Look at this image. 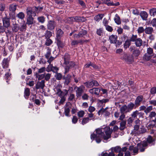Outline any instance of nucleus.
<instances>
[{
	"label": "nucleus",
	"mask_w": 156,
	"mask_h": 156,
	"mask_svg": "<svg viewBox=\"0 0 156 156\" xmlns=\"http://www.w3.org/2000/svg\"><path fill=\"white\" fill-rule=\"evenodd\" d=\"M95 133H93L91 135V139L93 140L95 139L97 143H100L102 139L105 140H107L111 137V135L112 132V130H111L110 128L106 129L105 131L106 135L104 133L102 132L101 129H96L95 130Z\"/></svg>",
	"instance_id": "f257e3e1"
},
{
	"label": "nucleus",
	"mask_w": 156,
	"mask_h": 156,
	"mask_svg": "<svg viewBox=\"0 0 156 156\" xmlns=\"http://www.w3.org/2000/svg\"><path fill=\"white\" fill-rule=\"evenodd\" d=\"M127 149L126 147L121 148L119 146H116L111 148L110 149L111 151L109 154L107 152H103L101 155V156H115V154L114 153L115 152L119 153L117 155H116V156H123L124 154V156H130V152L128 151H127Z\"/></svg>",
	"instance_id": "f03ea898"
},
{
	"label": "nucleus",
	"mask_w": 156,
	"mask_h": 156,
	"mask_svg": "<svg viewBox=\"0 0 156 156\" xmlns=\"http://www.w3.org/2000/svg\"><path fill=\"white\" fill-rule=\"evenodd\" d=\"M156 139L153 138L151 136H149L147 139L146 141H143L141 143L138 144L137 146L140 152H144L148 145L150 146L154 145Z\"/></svg>",
	"instance_id": "7ed1b4c3"
},
{
	"label": "nucleus",
	"mask_w": 156,
	"mask_h": 156,
	"mask_svg": "<svg viewBox=\"0 0 156 156\" xmlns=\"http://www.w3.org/2000/svg\"><path fill=\"white\" fill-rule=\"evenodd\" d=\"M63 64L64 65V67L65 71L64 74H65L68 73L69 71V69L74 67L75 66V62L72 61L66 62L63 63Z\"/></svg>",
	"instance_id": "20e7f679"
},
{
	"label": "nucleus",
	"mask_w": 156,
	"mask_h": 156,
	"mask_svg": "<svg viewBox=\"0 0 156 156\" xmlns=\"http://www.w3.org/2000/svg\"><path fill=\"white\" fill-rule=\"evenodd\" d=\"M46 48L47 52L45 54V58L48 60L47 62L50 64L55 59V57L51 56V49L48 47H47Z\"/></svg>",
	"instance_id": "39448f33"
},
{
	"label": "nucleus",
	"mask_w": 156,
	"mask_h": 156,
	"mask_svg": "<svg viewBox=\"0 0 156 156\" xmlns=\"http://www.w3.org/2000/svg\"><path fill=\"white\" fill-rule=\"evenodd\" d=\"M144 113L143 112H139L138 111L136 110L135 111L133 112L131 115L132 117L134 119H136L142 118H144Z\"/></svg>",
	"instance_id": "423d86ee"
},
{
	"label": "nucleus",
	"mask_w": 156,
	"mask_h": 156,
	"mask_svg": "<svg viewBox=\"0 0 156 156\" xmlns=\"http://www.w3.org/2000/svg\"><path fill=\"white\" fill-rule=\"evenodd\" d=\"M84 84L87 88H91L93 86L97 87L99 85L98 82L95 80H93L91 81L86 82L84 83Z\"/></svg>",
	"instance_id": "0eeeda50"
},
{
	"label": "nucleus",
	"mask_w": 156,
	"mask_h": 156,
	"mask_svg": "<svg viewBox=\"0 0 156 156\" xmlns=\"http://www.w3.org/2000/svg\"><path fill=\"white\" fill-rule=\"evenodd\" d=\"M123 58L128 63H132L134 61L133 56L131 55L125 54L123 56Z\"/></svg>",
	"instance_id": "6e6552de"
},
{
	"label": "nucleus",
	"mask_w": 156,
	"mask_h": 156,
	"mask_svg": "<svg viewBox=\"0 0 156 156\" xmlns=\"http://www.w3.org/2000/svg\"><path fill=\"white\" fill-rule=\"evenodd\" d=\"M68 93V91L64 90L62 91L60 89H58L57 94L60 98H66V96Z\"/></svg>",
	"instance_id": "1a4fd4ad"
},
{
	"label": "nucleus",
	"mask_w": 156,
	"mask_h": 156,
	"mask_svg": "<svg viewBox=\"0 0 156 156\" xmlns=\"http://www.w3.org/2000/svg\"><path fill=\"white\" fill-rule=\"evenodd\" d=\"M56 25L55 21L54 20H50L48 23L47 28L48 30H52L55 29Z\"/></svg>",
	"instance_id": "9d476101"
},
{
	"label": "nucleus",
	"mask_w": 156,
	"mask_h": 156,
	"mask_svg": "<svg viewBox=\"0 0 156 156\" xmlns=\"http://www.w3.org/2000/svg\"><path fill=\"white\" fill-rule=\"evenodd\" d=\"M3 24L4 27L5 28H8L10 26V18L7 16L2 18Z\"/></svg>",
	"instance_id": "9b49d317"
},
{
	"label": "nucleus",
	"mask_w": 156,
	"mask_h": 156,
	"mask_svg": "<svg viewBox=\"0 0 156 156\" xmlns=\"http://www.w3.org/2000/svg\"><path fill=\"white\" fill-rule=\"evenodd\" d=\"M143 99V96L142 95H139L136 97L135 101V108H136V107H138L140 105Z\"/></svg>",
	"instance_id": "f8f14e48"
},
{
	"label": "nucleus",
	"mask_w": 156,
	"mask_h": 156,
	"mask_svg": "<svg viewBox=\"0 0 156 156\" xmlns=\"http://www.w3.org/2000/svg\"><path fill=\"white\" fill-rule=\"evenodd\" d=\"M45 86V80H42L41 81H38L36 85L35 88L36 89H43Z\"/></svg>",
	"instance_id": "ddd939ff"
},
{
	"label": "nucleus",
	"mask_w": 156,
	"mask_h": 156,
	"mask_svg": "<svg viewBox=\"0 0 156 156\" xmlns=\"http://www.w3.org/2000/svg\"><path fill=\"white\" fill-rule=\"evenodd\" d=\"M72 76L69 74H68L66 76H64L63 77V79L65 80L64 81V84L66 85H68L69 83L71 82Z\"/></svg>",
	"instance_id": "4468645a"
},
{
	"label": "nucleus",
	"mask_w": 156,
	"mask_h": 156,
	"mask_svg": "<svg viewBox=\"0 0 156 156\" xmlns=\"http://www.w3.org/2000/svg\"><path fill=\"white\" fill-rule=\"evenodd\" d=\"M10 60L7 58H4L2 62V66L3 69H6L9 67Z\"/></svg>",
	"instance_id": "2eb2a0df"
},
{
	"label": "nucleus",
	"mask_w": 156,
	"mask_h": 156,
	"mask_svg": "<svg viewBox=\"0 0 156 156\" xmlns=\"http://www.w3.org/2000/svg\"><path fill=\"white\" fill-rule=\"evenodd\" d=\"M150 120L154 122H156V113L152 111L150 113L148 116Z\"/></svg>",
	"instance_id": "dca6fc26"
},
{
	"label": "nucleus",
	"mask_w": 156,
	"mask_h": 156,
	"mask_svg": "<svg viewBox=\"0 0 156 156\" xmlns=\"http://www.w3.org/2000/svg\"><path fill=\"white\" fill-rule=\"evenodd\" d=\"M100 91V89L98 88H93L89 90V92L91 94L97 95H99Z\"/></svg>",
	"instance_id": "f3484780"
},
{
	"label": "nucleus",
	"mask_w": 156,
	"mask_h": 156,
	"mask_svg": "<svg viewBox=\"0 0 156 156\" xmlns=\"http://www.w3.org/2000/svg\"><path fill=\"white\" fill-rule=\"evenodd\" d=\"M84 87L83 86H80L77 87V90L76 91V96L78 98L80 97L83 92Z\"/></svg>",
	"instance_id": "a211bd4d"
},
{
	"label": "nucleus",
	"mask_w": 156,
	"mask_h": 156,
	"mask_svg": "<svg viewBox=\"0 0 156 156\" xmlns=\"http://www.w3.org/2000/svg\"><path fill=\"white\" fill-rule=\"evenodd\" d=\"M63 35L64 32L61 29H56V38H61Z\"/></svg>",
	"instance_id": "6ab92c4d"
},
{
	"label": "nucleus",
	"mask_w": 156,
	"mask_h": 156,
	"mask_svg": "<svg viewBox=\"0 0 156 156\" xmlns=\"http://www.w3.org/2000/svg\"><path fill=\"white\" fill-rule=\"evenodd\" d=\"M140 15L143 20L146 21L147 20L148 14L145 11H142L140 12Z\"/></svg>",
	"instance_id": "aec40b11"
},
{
	"label": "nucleus",
	"mask_w": 156,
	"mask_h": 156,
	"mask_svg": "<svg viewBox=\"0 0 156 156\" xmlns=\"http://www.w3.org/2000/svg\"><path fill=\"white\" fill-rule=\"evenodd\" d=\"M118 37L116 35H112L109 37V40L111 44L115 43V42L117 41Z\"/></svg>",
	"instance_id": "412c9836"
},
{
	"label": "nucleus",
	"mask_w": 156,
	"mask_h": 156,
	"mask_svg": "<svg viewBox=\"0 0 156 156\" xmlns=\"http://www.w3.org/2000/svg\"><path fill=\"white\" fill-rule=\"evenodd\" d=\"M56 41L58 48H62L64 47V45L61 38H56Z\"/></svg>",
	"instance_id": "4be33fe9"
},
{
	"label": "nucleus",
	"mask_w": 156,
	"mask_h": 156,
	"mask_svg": "<svg viewBox=\"0 0 156 156\" xmlns=\"http://www.w3.org/2000/svg\"><path fill=\"white\" fill-rule=\"evenodd\" d=\"M34 19L32 16H28L27 18L26 24L28 25H32L34 23Z\"/></svg>",
	"instance_id": "5701e85b"
},
{
	"label": "nucleus",
	"mask_w": 156,
	"mask_h": 156,
	"mask_svg": "<svg viewBox=\"0 0 156 156\" xmlns=\"http://www.w3.org/2000/svg\"><path fill=\"white\" fill-rule=\"evenodd\" d=\"M120 111L121 113H126L129 112L126 105H124L120 108Z\"/></svg>",
	"instance_id": "b1692460"
},
{
	"label": "nucleus",
	"mask_w": 156,
	"mask_h": 156,
	"mask_svg": "<svg viewBox=\"0 0 156 156\" xmlns=\"http://www.w3.org/2000/svg\"><path fill=\"white\" fill-rule=\"evenodd\" d=\"M145 30V33L147 34H151L154 32L153 28L151 27H146Z\"/></svg>",
	"instance_id": "393cba45"
},
{
	"label": "nucleus",
	"mask_w": 156,
	"mask_h": 156,
	"mask_svg": "<svg viewBox=\"0 0 156 156\" xmlns=\"http://www.w3.org/2000/svg\"><path fill=\"white\" fill-rule=\"evenodd\" d=\"M143 41L140 38H138L135 42V44L136 47H140L142 45Z\"/></svg>",
	"instance_id": "a878e982"
},
{
	"label": "nucleus",
	"mask_w": 156,
	"mask_h": 156,
	"mask_svg": "<svg viewBox=\"0 0 156 156\" xmlns=\"http://www.w3.org/2000/svg\"><path fill=\"white\" fill-rule=\"evenodd\" d=\"M17 5L15 3L10 5L9 6V9L12 12H15L16 9Z\"/></svg>",
	"instance_id": "bb28decb"
},
{
	"label": "nucleus",
	"mask_w": 156,
	"mask_h": 156,
	"mask_svg": "<svg viewBox=\"0 0 156 156\" xmlns=\"http://www.w3.org/2000/svg\"><path fill=\"white\" fill-rule=\"evenodd\" d=\"M62 58L63 59L64 61L63 63H65L70 61V57L69 54L66 53L65 54Z\"/></svg>",
	"instance_id": "cd10ccee"
},
{
	"label": "nucleus",
	"mask_w": 156,
	"mask_h": 156,
	"mask_svg": "<svg viewBox=\"0 0 156 156\" xmlns=\"http://www.w3.org/2000/svg\"><path fill=\"white\" fill-rule=\"evenodd\" d=\"M114 20L115 23L118 25H119L121 24V21L120 17L118 14H116L115 15V17L114 18Z\"/></svg>",
	"instance_id": "c85d7f7f"
},
{
	"label": "nucleus",
	"mask_w": 156,
	"mask_h": 156,
	"mask_svg": "<svg viewBox=\"0 0 156 156\" xmlns=\"http://www.w3.org/2000/svg\"><path fill=\"white\" fill-rule=\"evenodd\" d=\"M127 106L128 108V111H129V112L132 111L133 108H135V103L134 104L132 102H130L129 103Z\"/></svg>",
	"instance_id": "c756f323"
},
{
	"label": "nucleus",
	"mask_w": 156,
	"mask_h": 156,
	"mask_svg": "<svg viewBox=\"0 0 156 156\" xmlns=\"http://www.w3.org/2000/svg\"><path fill=\"white\" fill-rule=\"evenodd\" d=\"M140 54V50L138 49H136L133 50V55L135 57H138Z\"/></svg>",
	"instance_id": "7c9ffc66"
},
{
	"label": "nucleus",
	"mask_w": 156,
	"mask_h": 156,
	"mask_svg": "<svg viewBox=\"0 0 156 156\" xmlns=\"http://www.w3.org/2000/svg\"><path fill=\"white\" fill-rule=\"evenodd\" d=\"M19 29L20 27L18 24L16 23L13 24L12 29L13 32H17L19 30Z\"/></svg>",
	"instance_id": "2f4dec72"
},
{
	"label": "nucleus",
	"mask_w": 156,
	"mask_h": 156,
	"mask_svg": "<svg viewBox=\"0 0 156 156\" xmlns=\"http://www.w3.org/2000/svg\"><path fill=\"white\" fill-rule=\"evenodd\" d=\"M104 16V14H98L95 16L94 17V20L98 22L100 20L102 19Z\"/></svg>",
	"instance_id": "473e14b6"
},
{
	"label": "nucleus",
	"mask_w": 156,
	"mask_h": 156,
	"mask_svg": "<svg viewBox=\"0 0 156 156\" xmlns=\"http://www.w3.org/2000/svg\"><path fill=\"white\" fill-rule=\"evenodd\" d=\"M70 108H71V107H64L65 111L64 113L65 114V115L66 116H70V115H69Z\"/></svg>",
	"instance_id": "72a5a7b5"
},
{
	"label": "nucleus",
	"mask_w": 156,
	"mask_h": 156,
	"mask_svg": "<svg viewBox=\"0 0 156 156\" xmlns=\"http://www.w3.org/2000/svg\"><path fill=\"white\" fill-rule=\"evenodd\" d=\"M126 120H123L120 123V126L119 129L121 130H123L126 128Z\"/></svg>",
	"instance_id": "f704fd0d"
},
{
	"label": "nucleus",
	"mask_w": 156,
	"mask_h": 156,
	"mask_svg": "<svg viewBox=\"0 0 156 156\" xmlns=\"http://www.w3.org/2000/svg\"><path fill=\"white\" fill-rule=\"evenodd\" d=\"M52 33L51 31L47 30L44 36L45 37V38H50L52 36Z\"/></svg>",
	"instance_id": "c9c22d12"
},
{
	"label": "nucleus",
	"mask_w": 156,
	"mask_h": 156,
	"mask_svg": "<svg viewBox=\"0 0 156 156\" xmlns=\"http://www.w3.org/2000/svg\"><path fill=\"white\" fill-rule=\"evenodd\" d=\"M131 44V42L129 40V39H128L125 41L124 44V48L125 49H126L127 48H129Z\"/></svg>",
	"instance_id": "e433bc0d"
},
{
	"label": "nucleus",
	"mask_w": 156,
	"mask_h": 156,
	"mask_svg": "<svg viewBox=\"0 0 156 156\" xmlns=\"http://www.w3.org/2000/svg\"><path fill=\"white\" fill-rule=\"evenodd\" d=\"M24 94V96L25 98H26V97H27V98H28L30 94V89L29 88H25Z\"/></svg>",
	"instance_id": "4c0bfd02"
},
{
	"label": "nucleus",
	"mask_w": 156,
	"mask_h": 156,
	"mask_svg": "<svg viewBox=\"0 0 156 156\" xmlns=\"http://www.w3.org/2000/svg\"><path fill=\"white\" fill-rule=\"evenodd\" d=\"M149 12L151 16H156V8H153L150 9Z\"/></svg>",
	"instance_id": "58836bf2"
},
{
	"label": "nucleus",
	"mask_w": 156,
	"mask_h": 156,
	"mask_svg": "<svg viewBox=\"0 0 156 156\" xmlns=\"http://www.w3.org/2000/svg\"><path fill=\"white\" fill-rule=\"evenodd\" d=\"M152 56L147 53H146L143 56V59L146 61H149L152 57Z\"/></svg>",
	"instance_id": "ea45409f"
},
{
	"label": "nucleus",
	"mask_w": 156,
	"mask_h": 156,
	"mask_svg": "<svg viewBox=\"0 0 156 156\" xmlns=\"http://www.w3.org/2000/svg\"><path fill=\"white\" fill-rule=\"evenodd\" d=\"M137 38V36L136 34L134 35L133 34L130 38V39H129V40L131 42H135Z\"/></svg>",
	"instance_id": "a19ab883"
},
{
	"label": "nucleus",
	"mask_w": 156,
	"mask_h": 156,
	"mask_svg": "<svg viewBox=\"0 0 156 156\" xmlns=\"http://www.w3.org/2000/svg\"><path fill=\"white\" fill-rule=\"evenodd\" d=\"M45 17L43 16H40L37 17V20L39 23H44L45 21Z\"/></svg>",
	"instance_id": "79ce46f5"
},
{
	"label": "nucleus",
	"mask_w": 156,
	"mask_h": 156,
	"mask_svg": "<svg viewBox=\"0 0 156 156\" xmlns=\"http://www.w3.org/2000/svg\"><path fill=\"white\" fill-rule=\"evenodd\" d=\"M33 13V11L32 8L28 7L27 9V13L28 16H32V14Z\"/></svg>",
	"instance_id": "37998d69"
},
{
	"label": "nucleus",
	"mask_w": 156,
	"mask_h": 156,
	"mask_svg": "<svg viewBox=\"0 0 156 156\" xmlns=\"http://www.w3.org/2000/svg\"><path fill=\"white\" fill-rule=\"evenodd\" d=\"M36 77L38 79V80H41L43 79L45 76L44 74H39L36 73L35 74Z\"/></svg>",
	"instance_id": "c03bdc74"
},
{
	"label": "nucleus",
	"mask_w": 156,
	"mask_h": 156,
	"mask_svg": "<svg viewBox=\"0 0 156 156\" xmlns=\"http://www.w3.org/2000/svg\"><path fill=\"white\" fill-rule=\"evenodd\" d=\"M16 17L20 19L23 20L25 17V14L22 12H20L17 14Z\"/></svg>",
	"instance_id": "a18cd8bd"
},
{
	"label": "nucleus",
	"mask_w": 156,
	"mask_h": 156,
	"mask_svg": "<svg viewBox=\"0 0 156 156\" xmlns=\"http://www.w3.org/2000/svg\"><path fill=\"white\" fill-rule=\"evenodd\" d=\"M45 39L46 41L45 44L46 45L49 46L52 44L53 41L50 38Z\"/></svg>",
	"instance_id": "49530a36"
},
{
	"label": "nucleus",
	"mask_w": 156,
	"mask_h": 156,
	"mask_svg": "<svg viewBox=\"0 0 156 156\" xmlns=\"http://www.w3.org/2000/svg\"><path fill=\"white\" fill-rule=\"evenodd\" d=\"M91 120V119H90L88 117L84 118L83 119L82 121V124L83 125H84V124L88 123L89 121Z\"/></svg>",
	"instance_id": "de8ad7c7"
},
{
	"label": "nucleus",
	"mask_w": 156,
	"mask_h": 156,
	"mask_svg": "<svg viewBox=\"0 0 156 156\" xmlns=\"http://www.w3.org/2000/svg\"><path fill=\"white\" fill-rule=\"evenodd\" d=\"M79 33H80V35L83 37L87 34V30L82 29L79 31Z\"/></svg>",
	"instance_id": "09e8293b"
},
{
	"label": "nucleus",
	"mask_w": 156,
	"mask_h": 156,
	"mask_svg": "<svg viewBox=\"0 0 156 156\" xmlns=\"http://www.w3.org/2000/svg\"><path fill=\"white\" fill-rule=\"evenodd\" d=\"M50 64V68H51V71L55 73H56L58 70V68L56 66H53L51 64V63Z\"/></svg>",
	"instance_id": "8fccbe9b"
},
{
	"label": "nucleus",
	"mask_w": 156,
	"mask_h": 156,
	"mask_svg": "<svg viewBox=\"0 0 156 156\" xmlns=\"http://www.w3.org/2000/svg\"><path fill=\"white\" fill-rule=\"evenodd\" d=\"M78 3L82 6L83 8L85 9L87 8L85 3L82 0H78Z\"/></svg>",
	"instance_id": "3c124183"
},
{
	"label": "nucleus",
	"mask_w": 156,
	"mask_h": 156,
	"mask_svg": "<svg viewBox=\"0 0 156 156\" xmlns=\"http://www.w3.org/2000/svg\"><path fill=\"white\" fill-rule=\"evenodd\" d=\"M145 29L143 27H139L137 30V33L138 34H141L145 32Z\"/></svg>",
	"instance_id": "603ef678"
},
{
	"label": "nucleus",
	"mask_w": 156,
	"mask_h": 156,
	"mask_svg": "<svg viewBox=\"0 0 156 156\" xmlns=\"http://www.w3.org/2000/svg\"><path fill=\"white\" fill-rule=\"evenodd\" d=\"M27 24L25 23H23L20 27L19 30L22 31H24L26 30L27 27Z\"/></svg>",
	"instance_id": "864d4df0"
},
{
	"label": "nucleus",
	"mask_w": 156,
	"mask_h": 156,
	"mask_svg": "<svg viewBox=\"0 0 156 156\" xmlns=\"http://www.w3.org/2000/svg\"><path fill=\"white\" fill-rule=\"evenodd\" d=\"M43 9V7H34V12L38 13L41 12Z\"/></svg>",
	"instance_id": "5fc2aeb1"
},
{
	"label": "nucleus",
	"mask_w": 156,
	"mask_h": 156,
	"mask_svg": "<svg viewBox=\"0 0 156 156\" xmlns=\"http://www.w3.org/2000/svg\"><path fill=\"white\" fill-rule=\"evenodd\" d=\"M74 17H69L66 19V20L68 23H70L74 22Z\"/></svg>",
	"instance_id": "6e6d98bb"
},
{
	"label": "nucleus",
	"mask_w": 156,
	"mask_h": 156,
	"mask_svg": "<svg viewBox=\"0 0 156 156\" xmlns=\"http://www.w3.org/2000/svg\"><path fill=\"white\" fill-rule=\"evenodd\" d=\"M55 77L58 80H60L62 77V75L61 73H56Z\"/></svg>",
	"instance_id": "4d7b16f0"
},
{
	"label": "nucleus",
	"mask_w": 156,
	"mask_h": 156,
	"mask_svg": "<svg viewBox=\"0 0 156 156\" xmlns=\"http://www.w3.org/2000/svg\"><path fill=\"white\" fill-rule=\"evenodd\" d=\"M138 148L137 147H135L134 148V149L133 150L132 152H131L130 151L129 152H130V153H131L132 155H135L138 153Z\"/></svg>",
	"instance_id": "13d9d810"
},
{
	"label": "nucleus",
	"mask_w": 156,
	"mask_h": 156,
	"mask_svg": "<svg viewBox=\"0 0 156 156\" xmlns=\"http://www.w3.org/2000/svg\"><path fill=\"white\" fill-rule=\"evenodd\" d=\"M85 114V112L81 110L79 111L77 113V115L79 118L82 117Z\"/></svg>",
	"instance_id": "bf43d9fd"
},
{
	"label": "nucleus",
	"mask_w": 156,
	"mask_h": 156,
	"mask_svg": "<svg viewBox=\"0 0 156 156\" xmlns=\"http://www.w3.org/2000/svg\"><path fill=\"white\" fill-rule=\"evenodd\" d=\"M154 124H150L148 126V128H152V129L156 130V122H154Z\"/></svg>",
	"instance_id": "052dcab7"
},
{
	"label": "nucleus",
	"mask_w": 156,
	"mask_h": 156,
	"mask_svg": "<svg viewBox=\"0 0 156 156\" xmlns=\"http://www.w3.org/2000/svg\"><path fill=\"white\" fill-rule=\"evenodd\" d=\"M153 49L152 48H147V53L150 55H152L153 54Z\"/></svg>",
	"instance_id": "680f3d73"
},
{
	"label": "nucleus",
	"mask_w": 156,
	"mask_h": 156,
	"mask_svg": "<svg viewBox=\"0 0 156 156\" xmlns=\"http://www.w3.org/2000/svg\"><path fill=\"white\" fill-rule=\"evenodd\" d=\"M55 2V3L56 4L61 5L62 4H63L65 3V1L63 0H54Z\"/></svg>",
	"instance_id": "e2e57ef3"
},
{
	"label": "nucleus",
	"mask_w": 156,
	"mask_h": 156,
	"mask_svg": "<svg viewBox=\"0 0 156 156\" xmlns=\"http://www.w3.org/2000/svg\"><path fill=\"white\" fill-rule=\"evenodd\" d=\"M107 108L103 109V114L106 116H108L110 115V112L107 110Z\"/></svg>",
	"instance_id": "0e129e2a"
},
{
	"label": "nucleus",
	"mask_w": 156,
	"mask_h": 156,
	"mask_svg": "<svg viewBox=\"0 0 156 156\" xmlns=\"http://www.w3.org/2000/svg\"><path fill=\"white\" fill-rule=\"evenodd\" d=\"M132 12L133 14L136 15H138L140 13L139 10L136 8L133 10Z\"/></svg>",
	"instance_id": "69168bd1"
},
{
	"label": "nucleus",
	"mask_w": 156,
	"mask_h": 156,
	"mask_svg": "<svg viewBox=\"0 0 156 156\" xmlns=\"http://www.w3.org/2000/svg\"><path fill=\"white\" fill-rule=\"evenodd\" d=\"M106 30L109 32H112L113 30V29L112 27L108 25L106 26L105 27Z\"/></svg>",
	"instance_id": "338daca9"
},
{
	"label": "nucleus",
	"mask_w": 156,
	"mask_h": 156,
	"mask_svg": "<svg viewBox=\"0 0 156 156\" xmlns=\"http://www.w3.org/2000/svg\"><path fill=\"white\" fill-rule=\"evenodd\" d=\"M102 29V28H101L97 29V34L99 36H101L103 32Z\"/></svg>",
	"instance_id": "774afa93"
}]
</instances>
